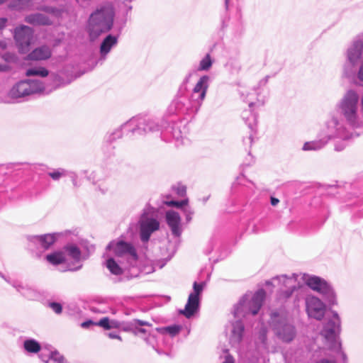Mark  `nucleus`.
<instances>
[{
  "label": "nucleus",
  "mask_w": 363,
  "mask_h": 363,
  "mask_svg": "<svg viewBox=\"0 0 363 363\" xmlns=\"http://www.w3.org/2000/svg\"><path fill=\"white\" fill-rule=\"evenodd\" d=\"M317 363H336L335 361H330L328 359H321L320 361L318 362Z\"/></svg>",
  "instance_id": "obj_62"
},
{
  "label": "nucleus",
  "mask_w": 363,
  "mask_h": 363,
  "mask_svg": "<svg viewBox=\"0 0 363 363\" xmlns=\"http://www.w3.org/2000/svg\"><path fill=\"white\" fill-rule=\"evenodd\" d=\"M306 312L309 317L320 320L325 314V304L317 297L308 296L306 298Z\"/></svg>",
  "instance_id": "obj_18"
},
{
  "label": "nucleus",
  "mask_w": 363,
  "mask_h": 363,
  "mask_svg": "<svg viewBox=\"0 0 363 363\" xmlns=\"http://www.w3.org/2000/svg\"><path fill=\"white\" fill-rule=\"evenodd\" d=\"M32 6V0H12L9 8L16 11L30 9Z\"/></svg>",
  "instance_id": "obj_31"
},
{
  "label": "nucleus",
  "mask_w": 363,
  "mask_h": 363,
  "mask_svg": "<svg viewBox=\"0 0 363 363\" xmlns=\"http://www.w3.org/2000/svg\"><path fill=\"white\" fill-rule=\"evenodd\" d=\"M123 127L129 128L132 135H138L160 130V125L157 121L142 116L133 117L124 123Z\"/></svg>",
  "instance_id": "obj_9"
},
{
  "label": "nucleus",
  "mask_w": 363,
  "mask_h": 363,
  "mask_svg": "<svg viewBox=\"0 0 363 363\" xmlns=\"http://www.w3.org/2000/svg\"><path fill=\"white\" fill-rule=\"evenodd\" d=\"M45 91V86L40 80H23L12 86L9 91V96L13 99H18Z\"/></svg>",
  "instance_id": "obj_8"
},
{
  "label": "nucleus",
  "mask_w": 363,
  "mask_h": 363,
  "mask_svg": "<svg viewBox=\"0 0 363 363\" xmlns=\"http://www.w3.org/2000/svg\"><path fill=\"white\" fill-rule=\"evenodd\" d=\"M249 95H250V94H247L246 95V97H245V96H244V94H243V93L242 94V96H243V99H244L246 102H247V103H248V104H249V107L251 108L252 107L253 104H254V102H253L252 101H251V99H250V100H248V99H247V96H248Z\"/></svg>",
  "instance_id": "obj_57"
},
{
  "label": "nucleus",
  "mask_w": 363,
  "mask_h": 363,
  "mask_svg": "<svg viewBox=\"0 0 363 363\" xmlns=\"http://www.w3.org/2000/svg\"><path fill=\"white\" fill-rule=\"evenodd\" d=\"M34 31L29 26L21 25L17 26L13 30V38L21 53H26L29 51L30 46L33 40Z\"/></svg>",
  "instance_id": "obj_13"
},
{
  "label": "nucleus",
  "mask_w": 363,
  "mask_h": 363,
  "mask_svg": "<svg viewBox=\"0 0 363 363\" xmlns=\"http://www.w3.org/2000/svg\"><path fill=\"white\" fill-rule=\"evenodd\" d=\"M48 176L50 177L52 180L58 181L62 177L68 175V171L63 168L54 169L48 173Z\"/></svg>",
  "instance_id": "obj_35"
},
{
  "label": "nucleus",
  "mask_w": 363,
  "mask_h": 363,
  "mask_svg": "<svg viewBox=\"0 0 363 363\" xmlns=\"http://www.w3.org/2000/svg\"><path fill=\"white\" fill-rule=\"evenodd\" d=\"M329 141L318 132V139L306 142L302 147L303 151H318L323 149Z\"/></svg>",
  "instance_id": "obj_23"
},
{
  "label": "nucleus",
  "mask_w": 363,
  "mask_h": 363,
  "mask_svg": "<svg viewBox=\"0 0 363 363\" xmlns=\"http://www.w3.org/2000/svg\"><path fill=\"white\" fill-rule=\"evenodd\" d=\"M106 249L111 250L115 256L124 258L130 267H133L138 260V254L135 247L130 242L123 240H113L107 245Z\"/></svg>",
  "instance_id": "obj_10"
},
{
  "label": "nucleus",
  "mask_w": 363,
  "mask_h": 363,
  "mask_svg": "<svg viewBox=\"0 0 363 363\" xmlns=\"http://www.w3.org/2000/svg\"><path fill=\"white\" fill-rule=\"evenodd\" d=\"M189 200L187 199H184L182 201H166L165 203L169 206H174L178 208H182L183 213L185 216L186 220L187 223H189L192 219V216L194 213L192 208L188 206Z\"/></svg>",
  "instance_id": "obj_25"
},
{
  "label": "nucleus",
  "mask_w": 363,
  "mask_h": 363,
  "mask_svg": "<svg viewBox=\"0 0 363 363\" xmlns=\"http://www.w3.org/2000/svg\"><path fill=\"white\" fill-rule=\"evenodd\" d=\"M319 133L329 142L337 138L347 140L352 138V135L347 131L343 120L334 111L328 115Z\"/></svg>",
  "instance_id": "obj_3"
},
{
  "label": "nucleus",
  "mask_w": 363,
  "mask_h": 363,
  "mask_svg": "<svg viewBox=\"0 0 363 363\" xmlns=\"http://www.w3.org/2000/svg\"><path fill=\"white\" fill-rule=\"evenodd\" d=\"M121 326V323L117 320H110V329L114 328H119Z\"/></svg>",
  "instance_id": "obj_54"
},
{
  "label": "nucleus",
  "mask_w": 363,
  "mask_h": 363,
  "mask_svg": "<svg viewBox=\"0 0 363 363\" xmlns=\"http://www.w3.org/2000/svg\"><path fill=\"white\" fill-rule=\"evenodd\" d=\"M269 77V76H266L264 78L260 80L259 85H265L268 82Z\"/></svg>",
  "instance_id": "obj_60"
},
{
  "label": "nucleus",
  "mask_w": 363,
  "mask_h": 363,
  "mask_svg": "<svg viewBox=\"0 0 363 363\" xmlns=\"http://www.w3.org/2000/svg\"><path fill=\"white\" fill-rule=\"evenodd\" d=\"M270 203L272 206H275L279 203V200L275 197H271L270 199Z\"/></svg>",
  "instance_id": "obj_58"
},
{
  "label": "nucleus",
  "mask_w": 363,
  "mask_h": 363,
  "mask_svg": "<svg viewBox=\"0 0 363 363\" xmlns=\"http://www.w3.org/2000/svg\"><path fill=\"white\" fill-rule=\"evenodd\" d=\"M302 279L310 289L322 294L330 303H335L333 289L324 279L307 274H303Z\"/></svg>",
  "instance_id": "obj_12"
},
{
  "label": "nucleus",
  "mask_w": 363,
  "mask_h": 363,
  "mask_svg": "<svg viewBox=\"0 0 363 363\" xmlns=\"http://www.w3.org/2000/svg\"><path fill=\"white\" fill-rule=\"evenodd\" d=\"M96 325L101 326L106 330L110 329V320L107 317H104L101 318L98 323H96Z\"/></svg>",
  "instance_id": "obj_44"
},
{
  "label": "nucleus",
  "mask_w": 363,
  "mask_h": 363,
  "mask_svg": "<svg viewBox=\"0 0 363 363\" xmlns=\"http://www.w3.org/2000/svg\"><path fill=\"white\" fill-rule=\"evenodd\" d=\"M271 325L279 340L284 343L291 342L297 335L294 323L278 312L271 313Z\"/></svg>",
  "instance_id": "obj_4"
},
{
  "label": "nucleus",
  "mask_w": 363,
  "mask_h": 363,
  "mask_svg": "<svg viewBox=\"0 0 363 363\" xmlns=\"http://www.w3.org/2000/svg\"><path fill=\"white\" fill-rule=\"evenodd\" d=\"M3 59L6 61L5 63L9 62H13L15 60V56L13 55L9 54V53H5L2 56Z\"/></svg>",
  "instance_id": "obj_50"
},
{
  "label": "nucleus",
  "mask_w": 363,
  "mask_h": 363,
  "mask_svg": "<svg viewBox=\"0 0 363 363\" xmlns=\"http://www.w3.org/2000/svg\"><path fill=\"white\" fill-rule=\"evenodd\" d=\"M205 285V282H194V291L189 294L184 309L179 311V313L183 314L186 318H190L199 310L200 303L199 296L201 294Z\"/></svg>",
  "instance_id": "obj_15"
},
{
  "label": "nucleus",
  "mask_w": 363,
  "mask_h": 363,
  "mask_svg": "<svg viewBox=\"0 0 363 363\" xmlns=\"http://www.w3.org/2000/svg\"><path fill=\"white\" fill-rule=\"evenodd\" d=\"M363 55V37L357 35L348 45L345 52V62L343 72L345 77H351L356 73V67Z\"/></svg>",
  "instance_id": "obj_5"
},
{
  "label": "nucleus",
  "mask_w": 363,
  "mask_h": 363,
  "mask_svg": "<svg viewBox=\"0 0 363 363\" xmlns=\"http://www.w3.org/2000/svg\"><path fill=\"white\" fill-rule=\"evenodd\" d=\"M244 330L245 326L240 320H238L233 323L230 337V342L233 346L236 347L240 343L242 340Z\"/></svg>",
  "instance_id": "obj_22"
},
{
  "label": "nucleus",
  "mask_w": 363,
  "mask_h": 363,
  "mask_svg": "<svg viewBox=\"0 0 363 363\" xmlns=\"http://www.w3.org/2000/svg\"><path fill=\"white\" fill-rule=\"evenodd\" d=\"M49 72L44 67H30L26 70V76H40L43 77H47Z\"/></svg>",
  "instance_id": "obj_34"
},
{
  "label": "nucleus",
  "mask_w": 363,
  "mask_h": 363,
  "mask_svg": "<svg viewBox=\"0 0 363 363\" xmlns=\"http://www.w3.org/2000/svg\"><path fill=\"white\" fill-rule=\"evenodd\" d=\"M175 191L179 196H183L186 194V186L183 185H179L176 187Z\"/></svg>",
  "instance_id": "obj_45"
},
{
  "label": "nucleus",
  "mask_w": 363,
  "mask_h": 363,
  "mask_svg": "<svg viewBox=\"0 0 363 363\" xmlns=\"http://www.w3.org/2000/svg\"><path fill=\"white\" fill-rule=\"evenodd\" d=\"M52 77L53 80H54L55 84V88H56L60 84V77L58 75H57V74H52Z\"/></svg>",
  "instance_id": "obj_55"
},
{
  "label": "nucleus",
  "mask_w": 363,
  "mask_h": 363,
  "mask_svg": "<svg viewBox=\"0 0 363 363\" xmlns=\"http://www.w3.org/2000/svg\"><path fill=\"white\" fill-rule=\"evenodd\" d=\"M165 330L172 337L177 335L181 330V326L177 325H170L165 328Z\"/></svg>",
  "instance_id": "obj_41"
},
{
  "label": "nucleus",
  "mask_w": 363,
  "mask_h": 363,
  "mask_svg": "<svg viewBox=\"0 0 363 363\" xmlns=\"http://www.w3.org/2000/svg\"><path fill=\"white\" fill-rule=\"evenodd\" d=\"M0 277L4 279L7 283L10 284L11 283V279L9 277H6V276H4V274H3L1 272H0Z\"/></svg>",
  "instance_id": "obj_61"
},
{
  "label": "nucleus",
  "mask_w": 363,
  "mask_h": 363,
  "mask_svg": "<svg viewBox=\"0 0 363 363\" xmlns=\"http://www.w3.org/2000/svg\"><path fill=\"white\" fill-rule=\"evenodd\" d=\"M357 75V79L360 82L359 85H363V62L360 65Z\"/></svg>",
  "instance_id": "obj_46"
},
{
  "label": "nucleus",
  "mask_w": 363,
  "mask_h": 363,
  "mask_svg": "<svg viewBox=\"0 0 363 363\" xmlns=\"http://www.w3.org/2000/svg\"><path fill=\"white\" fill-rule=\"evenodd\" d=\"M96 323H94L91 320H88L81 323V327L83 328H88L90 325H96Z\"/></svg>",
  "instance_id": "obj_51"
},
{
  "label": "nucleus",
  "mask_w": 363,
  "mask_h": 363,
  "mask_svg": "<svg viewBox=\"0 0 363 363\" xmlns=\"http://www.w3.org/2000/svg\"><path fill=\"white\" fill-rule=\"evenodd\" d=\"M359 97L354 90H348L337 105L340 114L347 123L353 128H357L360 123L358 113Z\"/></svg>",
  "instance_id": "obj_2"
},
{
  "label": "nucleus",
  "mask_w": 363,
  "mask_h": 363,
  "mask_svg": "<svg viewBox=\"0 0 363 363\" xmlns=\"http://www.w3.org/2000/svg\"><path fill=\"white\" fill-rule=\"evenodd\" d=\"M123 130H125L128 133H130L129 128H123V125H121L118 128L116 129L110 135L109 140L111 141L115 140L116 139L121 138L123 135Z\"/></svg>",
  "instance_id": "obj_38"
},
{
  "label": "nucleus",
  "mask_w": 363,
  "mask_h": 363,
  "mask_svg": "<svg viewBox=\"0 0 363 363\" xmlns=\"http://www.w3.org/2000/svg\"><path fill=\"white\" fill-rule=\"evenodd\" d=\"M346 147V144L345 142L337 143L335 144L334 149L337 152L342 151Z\"/></svg>",
  "instance_id": "obj_48"
},
{
  "label": "nucleus",
  "mask_w": 363,
  "mask_h": 363,
  "mask_svg": "<svg viewBox=\"0 0 363 363\" xmlns=\"http://www.w3.org/2000/svg\"><path fill=\"white\" fill-rule=\"evenodd\" d=\"M213 61L209 53L206 54L205 57L200 61L198 70L199 71H208L212 67Z\"/></svg>",
  "instance_id": "obj_33"
},
{
  "label": "nucleus",
  "mask_w": 363,
  "mask_h": 363,
  "mask_svg": "<svg viewBox=\"0 0 363 363\" xmlns=\"http://www.w3.org/2000/svg\"><path fill=\"white\" fill-rule=\"evenodd\" d=\"M42 11L49 13H56L57 12V9L55 7L52 6H44L42 9Z\"/></svg>",
  "instance_id": "obj_49"
},
{
  "label": "nucleus",
  "mask_w": 363,
  "mask_h": 363,
  "mask_svg": "<svg viewBox=\"0 0 363 363\" xmlns=\"http://www.w3.org/2000/svg\"><path fill=\"white\" fill-rule=\"evenodd\" d=\"M340 331V319L336 312H333V317L324 325L321 335L327 341L331 343L333 348H337L339 350L343 361H345L347 359L346 354L341 351L340 343L337 341V337Z\"/></svg>",
  "instance_id": "obj_11"
},
{
  "label": "nucleus",
  "mask_w": 363,
  "mask_h": 363,
  "mask_svg": "<svg viewBox=\"0 0 363 363\" xmlns=\"http://www.w3.org/2000/svg\"><path fill=\"white\" fill-rule=\"evenodd\" d=\"M25 21L28 23L38 26H50L52 24V21L49 17L39 13L28 15L25 18Z\"/></svg>",
  "instance_id": "obj_26"
},
{
  "label": "nucleus",
  "mask_w": 363,
  "mask_h": 363,
  "mask_svg": "<svg viewBox=\"0 0 363 363\" xmlns=\"http://www.w3.org/2000/svg\"><path fill=\"white\" fill-rule=\"evenodd\" d=\"M49 307L57 314H60L62 311V306L60 303L50 302L49 303Z\"/></svg>",
  "instance_id": "obj_43"
},
{
  "label": "nucleus",
  "mask_w": 363,
  "mask_h": 363,
  "mask_svg": "<svg viewBox=\"0 0 363 363\" xmlns=\"http://www.w3.org/2000/svg\"><path fill=\"white\" fill-rule=\"evenodd\" d=\"M113 16L112 9L108 6H103L91 14L88 23V32L91 40L111 29Z\"/></svg>",
  "instance_id": "obj_1"
},
{
  "label": "nucleus",
  "mask_w": 363,
  "mask_h": 363,
  "mask_svg": "<svg viewBox=\"0 0 363 363\" xmlns=\"http://www.w3.org/2000/svg\"><path fill=\"white\" fill-rule=\"evenodd\" d=\"M210 77L208 75L201 77L195 84L191 96V101L199 108L204 99L209 86Z\"/></svg>",
  "instance_id": "obj_16"
},
{
  "label": "nucleus",
  "mask_w": 363,
  "mask_h": 363,
  "mask_svg": "<svg viewBox=\"0 0 363 363\" xmlns=\"http://www.w3.org/2000/svg\"><path fill=\"white\" fill-rule=\"evenodd\" d=\"M183 93H179V95H178L172 102L170 105V111L172 113L177 112V111H182L184 110L185 104L186 102V99L183 96Z\"/></svg>",
  "instance_id": "obj_28"
},
{
  "label": "nucleus",
  "mask_w": 363,
  "mask_h": 363,
  "mask_svg": "<svg viewBox=\"0 0 363 363\" xmlns=\"http://www.w3.org/2000/svg\"><path fill=\"white\" fill-rule=\"evenodd\" d=\"M192 76V73H188L183 79V82L179 88V93L184 92L186 90V84L189 82L190 79Z\"/></svg>",
  "instance_id": "obj_42"
},
{
  "label": "nucleus",
  "mask_w": 363,
  "mask_h": 363,
  "mask_svg": "<svg viewBox=\"0 0 363 363\" xmlns=\"http://www.w3.org/2000/svg\"><path fill=\"white\" fill-rule=\"evenodd\" d=\"M266 293L264 289H259L252 297L245 295L234 306L233 315L235 318L245 317L248 314L253 315L257 314L264 300Z\"/></svg>",
  "instance_id": "obj_6"
},
{
  "label": "nucleus",
  "mask_w": 363,
  "mask_h": 363,
  "mask_svg": "<svg viewBox=\"0 0 363 363\" xmlns=\"http://www.w3.org/2000/svg\"><path fill=\"white\" fill-rule=\"evenodd\" d=\"M45 363H64V357L58 352H52L46 359H43Z\"/></svg>",
  "instance_id": "obj_37"
},
{
  "label": "nucleus",
  "mask_w": 363,
  "mask_h": 363,
  "mask_svg": "<svg viewBox=\"0 0 363 363\" xmlns=\"http://www.w3.org/2000/svg\"><path fill=\"white\" fill-rule=\"evenodd\" d=\"M267 328L265 327H262L259 330L258 340L264 347H266L267 345Z\"/></svg>",
  "instance_id": "obj_40"
},
{
  "label": "nucleus",
  "mask_w": 363,
  "mask_h": 363,
  "mask_svg": "<svg viewBox=\"0 0 363 363\" xmlns=\"http://www.w3.org/2000/svg\"><path fill=\"white\" fill-rule=\"evenodd\" d=\"M106 267L108 270L115 275H120L123 273L122 268L120 265L115 261L113 257H110L106 260Z\"/></svg>",
  "instance_id": "obj_32"
},
{
  "label": "nucleus",
  "mask_w": 363,
  "mask_h": 363,
  "mask_svg": "<svg viewBox=\"0 0 363 363\" xmlns=\"http://www.w3.org/2000/svg\"><path fill=\"white\" fill-rule=\"evenodd\" d=\"M67 176H69L70 177V179H71V180L72 182L73 185L74 186H77L78 185H77V173H75L74 172H69L68 171V175Z\"/></svg>",
  "instance_id": "obj_47"
},
{
  "label": "nucleus",
  "mask_w": 363,
  "mask_h": 363,
  "mask_svg": "<svg viewBox=\"0 0 363 363\" xmlns=\"http://www.w3.org/2000/svg\"><path fill=\"white\" fill-rule=\"evenodd\" d=\"M10 284L14 289H16L17 291H18L19 293H21L23 296H26V291L28 290L27 286H23V284H21V283H19L17 281H11V283H10Z\"/></svg>",
  "instance_id": "obj_39"
},
{
  "label": "nucleus",
  "mask_w": 363,
  "mask_h": 363,
  "mask_svg": "<svg viewBox=\"0 0 363 363\" xmlns=\"http://www.w3.org/2000/svg\"><path fill=\"white\" fill-rule=\"evenodd\" d=\"M23 348L28 353H38L41 350L40 344L35 339H27L23 342Z\"/></svg>",
  "instance_id": "obj_30"
},
{
  "label": "nucleus",
  "mask_w": 363,
  "mask_h": 363,
  "mask_svg": "<svg viewBox=\"0 0 363 363\" xmlns=\"http://www.w3.org/2000/svg\"><path fill=\"white\" fill-rule=\"evenodd\" d=\"M118 43V37L113 35H108L102 41L100 45V57L98 60L96 64L100 63L101 65L106 59V55L111 51V48L116 45Z\"/></svg>",
  "instance_id": "obj_21"
},
{
  "label": "nucleus",
  "mask_w": 363,
  "mask_h": 363,
  "mask_svg": "<svg viewBox=\"0 0 363 363\" xmlns=\"http://www.w3.org/2000/svg\"><path fill=\"white\" fill-rule=\"evenodd\" d=\"M145 325L150 326L151 325L147 321L134 319L127 323V325L124 328V330L126 331L131 330L136 335L140 334L145 335L147 333V330L141 328V326Z\"/></svg>",
  "instance_id": "obj_27"
},
{
  "label": "nucleus",
  "mask_w": 363,
  "mask_h": 363,
  "mask_svg": "<svg viewBox=\"0 0 363 363\" xmlns=\"http://www.w3.org/2000/svg\"><path fill=\"white\" fill-rule=\"evenodd\" d=\"M252 135H250V137L248 138V140L250 141V143H252Z\"/></svg>",
  "instance_id": "obj_64"
},
{
  "label": "nucleus",
  "mask_w": 363,
  "mask_h": 363,
  "mask_svg": "<svg viewBox=\"0 0 363 363\" xmlns=\"http://www.w3.org/2000/svg\"><path fill=\"white\" fill-rule=\"evenodd\" d=\"M52 55L50 48L47 45H42L34 49L28 55L30 60H45L49 59Z\"/></svg>",
  "instance_id": "obj_24"
},
{
  "label": "nucleus",
  "mask_w": 363,
  "mask_h": 363,
  "mask_svg": "<svg viewBox=\"0 0 363 363\" xmlns=\"http://www.w3.org/2000/svg\"><path fill=\"white\" fill-rule=\"evenodd\" d=\"M57 236V233L33 235L29 238V241L39 250H48L56 241Z\"/></svg>",
  "instance_id": "obj_20"
},
{
  "label": "nucleus",
  "mask_w": 363,
  "mask_h": 363,
  "mask_svg": "<svg viewBox=\"0 0 363 363\" xmlns=\"http://www.w3.org/2000/svg\"><path fill=\"white\" fill-rule=\"evenodd\" d=\"M140 238L143 242L149 241L151 235L159 230L160 222L148 213L144 211L138 221Z\"/></svg>",
  "instance_id": "obj_14"
},
{
  "label": "nucleus",
  "mask_w": 363,
  "mask_h": 363,
  "mask_svg": "<svg viewBox=\"0 0 363 363\" xmlns=\"http://www.w3.org/2000/svg\"><path fill=\"white\" fill-rule=\"evenodd\" d=\"M11 69V67L7 63H0V72H6Z\"/></svg>",
  "instance_id": "obj_52"
},
{
  "label": "nucleus",
  "mask_w": 363,
  "mask_h": 363,
  "mask_svg": "<svg viewBox=\"0 0 363 363\" xmlns=\"http://www.w3.org/2000/svg\"><path fill=\"white\" fill-rule=\"evenodd\" d=\"M229 1L230 0H225V9H228V4H229Z\"/></svg>",
  "instance_id": "obj_63"
},
{
  "label": "nucleus",
  "mask_w": 363,
  "mask_h": 363,
  "mask_svg": "<svg viewBox=\"0 0 363 363\" xmlns=\"http://www.w3.org/2000/svg\"><path fill=\"white\" fill-rule=\"evenodd\" d=\"M107 335L111 339H118L121 340V337L116 333L111 332L107 333Z\"/></svg>",
  "instance_id": "obj_53"
},
{
  "label": "nucleus",
  "mask_w": 363,
  "mask_h": 363,
  "mask_svg": "<svg viewBox=\"0 0 363 363\" xmlns=\"http://www.w3.org/2000/svg\"><path fill=\"white\" fill-rule=\"evenodd\" d=\"M7 21L6 18H0V30H2L6 26Z\"/></svg>",
  "instance_id": "obj_56"
},
{
  "label": "nucleus",
  "mask_w": 363,
  "mask_h": 363,
  "mask_svg": "<svg viewBox=\"0 0 363 363\" xmlns=\"http://www.w3.org/2000/svg\"><path fill=\"white\" fill-rule=\"evenodd\" d=\"M165 219L172 235L179 238L183 231L179 214L174 211H167L165 214Z\"/></svg>",
  "instance_id": "obj_19"
},
{
  "label": "nucleus",
  "mask_w": 363,
  "mask_h": 363,
  "mask_svg": "<svg viewBox=\"0 0 363 363\" xmlns=\"http://www.w3.org/2000/svg\"><path fill=\"white\" fill-rule=\"evenodd\" d=\"M223 363H234V359L232 356L227 355L225 362Z\"/></svg>",
  "instance_id": "obj_59"
},
{
  "label": "nucleus",
  "mask_w": 363,
  "mask_h": 363,
  "mask_svg": "<svg viewBox=\"0 0 363 363\" xmlns=\"http://www.w3.org/2000/svg\"><path fill=\"white\" fill-rule=\"evenodd\" d=\"M46 259L53 265H58L66 261V257L63 251L55 252L47 255Z\"/></svg>",
  "instance_id": "obj_29"
},
{
  "label": "nucleus",
  "mask_w": 363,
  "mask_h": 363,
  "mask_svg": "<svg viewBox=\"0 0 363 363\" xmlns=\"http://www.w3.org/2000/svg\"><path fill=\"white\" fill-rule=\"evenodd\" d=\"M298 274H281L273 277L271 280L265 281L266 286H272L273 281H277L281 288L277 293V298L281 301H285L289 298L294 291H302L301 286L297 281Z\"/></svg>",
  "instance_id": "obj_7"
},
{
  "label": "nucleus",
  "mask_w": 363,
  "mask_h": 363,
  "mask_svg": "<svg viewBox=\"0 0 363 363\" xmlns=\"http://www.w3.org/2000/svg\"><path fill=\"white\" fill-rule=\"evenodd\" d=\"M242 118L245 120L250 129L252 130L256 125V116L251 113V111L250 112L245 111L242 113Z\"/></svg>",
  "instance_id": "obj_36"
},
{
  "label": "nucleus",
  "mask_w": 363,
  "mask_h": 363,
  "mask_svg": "<svg viewBox=\"0 0 363 363\" xmlns=\"http://www.w3.org/2000/svg\"><path fill=\"white\" fill-rule=\"evenodd\" d=\"M65 257L72 259V264H79L76 267L69 266L65 271L77 272L82 269V264L80 262L83 260L82 252L79 247L74 243H68L63 247Z\"/></svg>",
  "instance_id": "obj_17"
}]
</instances>
